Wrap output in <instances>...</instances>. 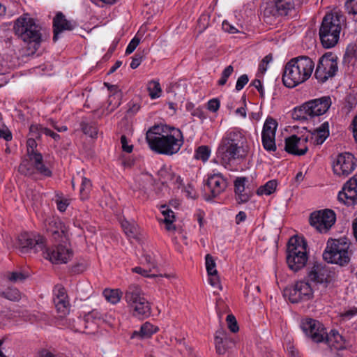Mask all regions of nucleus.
Returning <instances> with one entry per match:
<instances>
[{
  "label": "nucleus",
  "mask_w": 357,
  "mask_h": 357,
  "mask_svg": "<svg viewBox=\"0 0 357 357\" xmlns=\"http://www.w3.org/2000/svg\"><path fill=\"white\" fill-rule=\"evenodd\" d=\"M146 139L152 151L167 155L178 153L184 142L182 132L167 125H155L150 128Z\"/></svg>",
  "instance_id": "f257e3e1"
},
{
  "label": "nucleus",
  "mask_w": 357,
  "mask_h": 357,
  "mask_svg": "<svg viewBox=\"0 0 357 357\" xmlns=\"http://www.w3.org/2000/svg\"><path fill=\"white\" fill-rule=\"evenodd\" d=\"M248 151L245 136L241 131L231 130L222 137L217 153L222 164H229L231 160L245 159Z\"/></svg>",
  "instance_id": "f03ea898"
},
{
  "label": "nucleus",
  "mask_w": 357,
  "mask_h": 357,
  "mask_svg": "<svg viewBox=\"0 0 357 357\" xmlns=\"http://www.w3.org/2000/svg\"><path fill=\"white\" fill-rule=\"evenodd\" d=\"M314 63L307 56H300L288 61L282 74V82L288 88H294L307 81L311 76Z\"/></svg>",
  "instance_id": "7ed1b4c3"
},
{
  "label": "nucleus",
  "mask_w": 357,
  "mask_h": 357,
  "mask_svg": "<svg viewBox=\"0 0 357 357\" xmlns=\"http://www.w3.org/2000/svg\"><path fill=\"white\" fill-rule=\"evenodd\" d=\"M300 327L306 336L314 342L325 343L331 349H340L342 347V337L335 330L327 333L324 325L319 321L310 317L301 320Z\"/></svg>",
  "instance_id": "20e7f679"
},
{
  "label": "nucleus",
  "mask_w": 357,
  "mask_h": 357,
  "mask_svg": "<svg viewBox=\"0 0 357 357\" xmlns=\"http://www.w3.org/2000/svg\"><path fill=\"white\" fill-rule=\"evenodd\" d=\"M344 22L345 17L340 12L333 11L326 14L319 31L320 41L324 48H332L337 44Z\"/></svg>",
  "instance_id": "39448f33"
},
{
  "label": "nucleus",
  "mask_w": 357,
  "mask_h": 357,
  "mask_svg": "<svg viewBox=\"0 0 357 357\" xmlns=\"http://www.w3.org/2000/svg\"><path fill=\"white\" fill-rule=\"evenodd\" d=\"M13 29L24 42L32 44L35 51L38 50L41 43V27L29 14L24 13L18 17L15 22Z\"/></svg>",
  "instance_id": "423d86ee"
},
{
  "label": "nucleus",
  "mask_w": 357,
  "mask_h": 357,
  "mask_svg": "<svg viewBox=\"0 0 357 357\" xmlns=\"http://www.w3.org/2000/svg\"><path fill=\"white\" fill-rule=\"evenodd\" d=\"M124 299L133 317L144 319L151 315L150 303L144 297L143 291L138 285H130L125 291Z\"/></svg>",
  "instance_id": "0eeeda50"
},
{
  "label": "nucleus",
  "mask_w": 357,
  "mask_h": 357,
  "mask_svg": "<svg viewBox=\"0 0 357 357\" xmlns=\"http://www.w3.org/2000/svg\"><path fill=\"white\" fill-rule=\"evenodd\" d=\"M307 243L304 238L291 237L286 251V261L288 267L294 272L304 268L308 260Z\"/></svg>",
  "instance_id": "6e6552de"
},
{
  "label": "nucleus",
  "mask_w": 357,
  "mask_h": 357,
  "mask_svg": "<svg viewBox=\"0 0 357 357\" xmlns=\"http://www.w3.org/2000/svg\"><path fill=\"white\" fill-rule=\"evenodd\" d=\"M349 243L347 238L329 239L323 253L324 259L328 263L344 266L350 261Z\"/></svg>",
  "instance_id": "1a4fd4ad"
},
{
  "label": "nucleus",
  "mask_w": 357,
  "mask_h": 357,
  "mask_svg": "<svg viewBox=\"0 0 357 357\" xmlns=\"http://www.w3.org/2000/svg\"><path fill=\"white\" fill-rule=\"evenodd\" d=\"M337 70V56L332 52H327L319 59L314 77L319 82L324 83L328 78L334 77Z\"/></svg>",
  "instance_id": "9d476101"
},
{
  "label": "nucleus",
  "mask_w": 357,
  "mask_h": 357,
  "mask_svg": "<svg viewBox=\"0 0 357 357\" xmlns=\"http://www.w3.org/2000/svg\"><path fill=\"white\" fill-rule=\"evenodd\" d=\"M336 221V215L331 209L312 212L309 218L310 224L320 233H327Z\"/></svg>",
  "instance_id": "9b49d317"
},
{
  "label": "nucleus",
  "mask_w": 357,
  "mask_h": 357,
  "mask_svg": "<svg viewBox=\"0 0 357 357\" xmlns=\"http://www.w3.org/2000/svg\"><path fill=\"white\" fill-rule=\"evenodd\" d=\"M284 296L288 297L292 303L307 301L312 298L313 290L310 284L305 281H298L284 290Z\"/></svg>",
  "instance_id": "f8f14e48"
},
{
  "label": "nucleus",
  "mask_w": 357,
  "mask_h": 357,
  "mask_svg": "<svg viewBox=\"0 0 357 357\" xmlns=\"http://www.w3.org/2000/svg\"><path fill=\"white\" fill-rule=\"evenodd\" d=\"M17 242L19 250L22 254L31 251L36 253L45 250V240L40 235L23 232L18 236Z\"/></svg>",
  "instance_id": "ddd939ff"
},
{
  "label": "nucleus",
  "mask_w": 357,
  "mask_h": 357,
  "mask_svg": "<svg viewBox=\"0 0 357 357\" xmlns=\"http://www.w3.org/2000/svg\"><path fill=\"white\" fill-rule=\"evenodd\" d=\"M331 105V100L328 96L309 100L300 107L299 112L313 117L325 114Z\"/></svg>",
  "instance_id": "4468645a"
},
{
  "label": "nucleus",
  "mask_w": 357,
  "mask_h": 357,
  "mask_svg": "<svg viewBox=\"0 0 357 357\" xmlns=\"http://www.w3.org/2000/svg\"><path fill=\"white\" fill-rule=\"evenodd\" d=\"M356 167L355 157L350 153H340L333 162V169L335 174L347 176Z\"/></svg>",
  "instance_id": "2eb2a0df"
},
{
  "label": "nucleus",
  "mask_w": 357,
  "mask_h": 357,
  "mask_svg": "<svg viewBox=\"0 0 357 357\" xmlns=\"http://www.w3.org/2000/svg\"><path fill=\"white\" fill-rule=\"evenodd\" d=\"M43 252V257L55 264H66L73 257L71 250L66 246L59 245L52 249L46 248Z\"/></svg>",
  "instance_id": "dca6fc26"
},
{
  "label": "nucleus",
  "mask_w": 357,
  "mask_h": 357,
  "mask_svg": "<svg viewBox=\"0 0 357 357\" xmlns=\"http://www.w3.org/2000/svg\"><path fill=\"white\" fill-rule=\"evenodd\" d=\"M337 199L348 206L357 204V174L344 185L342 190L338 194Z\"/></svg>",
  "instance_id": "f3484780"
},
{
  "label": "nucleus",
  "mask_w": 357,
  "mask_h": 357,
  "mask_svg": "<svg viewBox=\"0 0 357 357\" xmlns=\"http://www.w3.org/2000/svg\"><path fill=\"white\" fill-rule=\"evenodd\" d=\"M206 185L209 188L210 195L205 197L206 201L218 197L227 188V180L220 173L208 176Z\"/></svg>",
  "instance_id": "a211bd4d"
},
{
  "label": "nucleus",
  "mask_w": 357,
  "mask_h": 357,
  "mask_svg": "<svg viewBox=\"0 0 357 357\" xmlns=\"http://www.w3.org/2000/svg\"><path fill=\"white\" fill-rule=\"evenodd\" d=\"M76 26L75 22L68 20L66 16L59 12L53 19V41L56 42L59 38V33L63 31H72Z\"/></svg>",
  "instance_id": "6ab92c4d"
},
{
  "label": "nucleus",
  "mask_w": 357,
  "mask_h": 357,
  "mask_svg": "<svg viewBox=\"0 0 357 357\" xmlns=\"http://www.w3.org/2000/svg\"><path fill=\"white\" fill-rule=\"evenodd\" d=\"M301 3V0H275V6L272 13L275 16H286Z\"/></svg>",
  "instance_id": "aec40b11"
},
{
  "label": "nucleus",
  "mask_w": 357,
  "mask_h": 357,
  "mask_svg": "<svg viewBox=\"0 0 357 357\" xmlns=\"http://www.w3.org/2000/svg\"><path fill=\"white\" fill-rule=\"evenodd\" d=\"M307 275L310 281L321 285L324 289L327 288L331 282L328 271L318 265H314Z\"/></svg>",
  "instance_id": "412c9836"
},
{
  "label": "nucleus",
  "mask_w": 357,
  "mask_h": 357,
  "mask_svg": "<svg viewBox=\"0 0 357 357\" xmlns=\"http://www.w3.org/2000/svg\"><path fill=\"white\" fill-rule=\"evenodd\" d=\"M299 144H301L300 137L293 135L285 139L284 150L294 155H303L308 150L307 146L304 145L303 147L299 148Z\"/></svg>",
  "instance_id": "4be33fe9"
},
{
  "label": "nucleus",
  "mask_w": 357,
  "mask_h": 357,
  "mask_svg": "<svg viewBox=\"0 0 357 357\" xmlns=\"http://www.w3.org/2000/svg\"><path fill=\"white\" fill-rule=\"evenodd\" d=\"M329 136L328 122L323 123L319 128L310 133V141L314 144H322Z\"/></svg>",
  "instance_id": "5701e85b"
},
{
  "label": "nucleus",
  "mask_w": 357,
  "mask_h": 357,
  "mask_svg": "<svg viewBox=\"0 0 357 357\" xmlns=\"http://www.w3.org/2000/svg\"><path fill=\"white\" fill-rule=\"evenodd\" d=\"M216 351L219 354H225L234 344V341L227 337H221L216 335L215 337Z\"/></svg>",
  "instance_id": "b1692460"
},
{
  "label": "nucleus",
  "mask_w": 357,
  "mask_h": 357,
  "mask_svg": "<svg viewBox=\"0 0 357 357\" xmlns=\"http://www.w3.org/2000/svg\"><path fill=\"white\" fill-rule=\"evenodd\" d=\"M158 328L153 326L149 322H146L142 325L139 331H135L132 333V337L135 336H140L142 338H149L153 334L157 332Z\"/></svg>",
  "instance_id": "393cba45"
},
{
  "label": "nucleus",
  "mask_w": 357,
  "mask_h": 357,
  "mask_svg": "<svg viewBox=\"0 0 357 357\" xmlns=\"http://www.w3.org/2000/svg\"><path fill=\"white\" fill-rule=\"evenodd\" d=\"M278 122L272 117H268L263 126L261 135L275 136Z\"/></svg>",
  "instance_id": "a878e982"
},
{
  "label": "nucleus",
  "mask_w": 357,
  "mask_h": 357,
  "mask_svg": "<svg viewBox=\"0 0 357 357\" xmlns=\"http://www.w3.org/2000/svg\"><path fill=\"white\" fill-rule=\"evenodd\" d=\"M54 303L57 312L61 314V317H63L69 312L70 303L68 298H54Z\"/></svg>",
  "instance_id": "bb28decb"
},
{
  "label": "nucleus",
  "mask_w": 357,
  "mask_h": 357,
  "mask_svg": "<svg viewBox=\"0 0 357 357\" xmlns=\"http://www.w3.org/2000/svg\"><path fill=\"white\" fill-rule=\"evenodd\" d=\"M3 277L6 281L15 283L24 281L28 275L21 271H7Z\"/></svg>",
  "instance_id": "cd10ccee"
},
{
  "label": "nucleus",
  "mask_w": 357,
  "mask_h": 357,
  "mask_svg": "<svg viewBox=\"0 0 357 357\" xmlns=\"http://www.w3.org/2000/svg\"><path fill=\"white\" fill-rule=\"evenodd\" d=\"M105 299L112 304H116L120 301L122 292L119 289H105L103 291Z\"/></svg>",
  "instance_id": "c85d7f7f"
},
{
  "label": "nucleus",
  "mask_w": 357,
  "mask_h": 357,
  "mask_svg": "<svg viewBox=\"0 0 357 357\" xmlns=\"http://www.w3.org/2000/svg\"><path fill=\"white\" fill-rule=\"evenodd\" d=\"M122 93L119 91H115L108 98V109L112 112L121 105Z\"/></svg>",
  "instance_id": "c756f323"
},
{
  "label": "nucleus",
  "mask_w": 357,
  "mask_h": 357,
  "mask_svg": "<svg viewBox=\"0 0 357 357\" xmlns=\"http://www.w3.org/2000/svg\"><path fill=\"white\" fill-rule=\"evenodd\" d=\"M277 181L275 180H271L268 181L264 185L261 186L257 189V193L259 195H270L275 192L277 187Z\"/></svg>",
  "instance_id": "7c9ffc66"
},
{
  "label": "nucleus",
  "mask_w": 357,
  "mask_h": 357,
  "mask_svg": "<svg viewBox=\"0 0 357 357\" xmlns=\"http://www.w3.org/2000/svg\"><path fill=\"white\" fill-rule=\"evenodd\" d=\"M147 90L152 99L159 98L161 94V87L158 82L152 80L148 83Z\"/></svg>",
  "instance_id": "2f4dec72"
},
{
  "label": "nucleus",
  "mask_w": 357,
  "mask_h": 357,
  "mask_svg": "<svg viewBox=\"0 0 357 357\" xmlns=\"http://www.w3.org/2000/svg\"><path fill=\"white\" fill-rule=\"evenodd\" d=\"M121 226L128 237L132 238H136L137 237L138 227L137 225L125 221L121 223Z\"/></svg>",
  "instance_id": "473e14b6"
},
{
  "label": "nucleus",
  "mask_w": 357,
  "mask_h": 357,
  "mask_svg": "<svg viewBox=\"0 0 357 357\" xmlns=\"http://www.w3.org/2000/svg\"><path fill=\"white\" fill-rule=\"evenodd\" d=\"M275 136L261 135L262 145L265 150L268 151H275L276 144L275 142Z\"/></svg>",
  "instance_id": "72a5a7b5"
},
{
  "label": "nucleus",
  "mask_w": 357,
  "mask_h": 357,
  "mask_svg": "<svg viewBox=\"0 0 357 357\" xmlns=\"http://www.w3.org/2000/svg\"><path fill=\"white\" fill-rule=\"evenodd\" d=\"M19 172L25 176L35 178V168L29 161H23L19 166Z\"/></svg>",
  "instance_id": "f704fd0d"
},
{
  "label": "nucleus",
  "mask_w": 357,
  "mask_h": 357,
  "mask_svg": "<svg viewBox=\"0 0 357 357\" xmlns=\"http://www.w3.org/2000/svg\"><path fill=\"white\" fill-rule=\"evenodd\" d=\"M161 213L165 218V222L167 225V229L170 230V225L175 220L174 213L165 205L161 206Z\"/></svg>",
  "instance_id": "c9c22d12"
},
{
  "label": "nucleus",
  "mask_w": 357,
  "mask_h": 357,
  "mask_svg": "<svg viewBox=\"0 0 357 357\" xmlns=\"http://www.w3.org/2000/svg\"><path fill=\"white\" fill-rule=\"evenodd\" d=\"M211 154V150L207 146H200L195 151V158L204 162L208 160Z\"/></svg>",
  "instance_id": "e433bc0d"
},
{
  "label": "nucleus",
  "mask_w": 357,
  "mask_h": 357,
  "mask_svg": "<svg viewBox=\"0 0 357 357\" xmlns=\"http://www.w3.org/2000/svg\"><path fill=\"white\" fill-rule=\"evenodd\" d=\"M1 295H3L6 299L11 301H17L21 297L19 290L14 287L7 289L1 293Z\"/></svg>",
  "instance_id": "4c0bfd02"
},
{
  "label": "nucleus",
  "mask_w": 357,
  "mask_h": 357,
  "mask_svg": "<svg viewBox=\"0 0 357 357\" xmlns=\"http://www.w3.org/2000/svg\"><path fill=\"white\" fill-rule=\"evenodd\" d=\"M81 128L83 132L88 135L89 137L93 138L96 137L98 135V128L95 124H90L85 122L81 123Z\"/></svg>",
  "instance_id": "58836bf2"
},
{
  "label": "nucleus",
  "mask_w": 357,
  "mask_h": 357,
  "mask_svg": "<svg viewBox=\"0 0 357 357\" xmlns=\"http://www.w3.org/2000/svg\"><path fill=\"white\" fill-rule=\"evenodd\" d=\"M206 268L208 273V275H213L218 273L216 270L215 262L213 258V257L208 254L206 255Z\"/></svg>",
  "instance_id": "ea45409f"
},
{
  "label": "nucleus",
  "mask_w": 357,
  "mask_h": 357,
  "mask_svg": "<svg viewBox=\"0 0 357 357\" xmlns=\"http://www.w3.org/2000/svg\"><path fill=\"white\" fill-rule=\"evenodd\" d=\"M233 72L234 67L231 65L227 66L222 71L221 77L218 82V85L224 86L227 83V79L231 76Z\"/></svg>",
  "instance_id": "a19ab883"
},
{
  "label": "nucleus",
  "mask_w": 357,
  "mask_h": 357,
  "mask_svg": "<svg viewBox=\"0 0 357 357\" xmlns=\"http://www.w3.org/2000/svg\"><path fill=\"white\" fill-rule=\"evenodd\" d=\"M226 321L227 323L229 329L232 333H236L238 331L239 328L236 317L233 314H228L226 318Z\"/></svg>",
  "instance_id": "79ce46f5"
},
{
  "label": "nucleus",
  "mask_w": 357,
  "mask_h": 357,
  "mask_svg": "<svg viewBox=\"0 0 357 357\" xmlns=\"http://www.w3.org/2000/svg\"><path fill=\"white\" fill-rule=\"evenodd\" d=\"M91 188V182L89 179L82 177L80 193L82 196H86Z\"/></svg>",
  "instance_id": "37998d69"
},
{
  "label": "nucleus",
  "mask_w": 357,
  "mask_h": 357,
  "mask_svg": "<svg viewBox=\"0 0 357 357\" xmlns=\"http://www.w3.org/2000/svg\"><path fill=\"white\" fill-rule=\"evenodd\" d=\"M91 318V315L88 314L84 318H78L77 323L79 324L84 325V329L82 328H76L75 331L82 332V333H90V331H88L89 328H91V326H89L86 324L89 322V320ZM92 325V323L90 324Z\"/></svg>",
  "instance_id": "c03bdc74"
},
{
  "label": "nucleus",
  "mask_w": 357,
  "mask_h": 357,
  "mask_svg": "<svg viewBox=\"0 0 357 357\" xmlns=\"http://www.w3.org/2000/svg\"><path fill=\"white\" fill-rule=\"evenodd\" d=\"M245 178H237L234 181L235 193L238 195L245 191Z\"/></svg>",
  "instance_id": "a18cd8bd"
},
{
  "label": "nucleus",
  "mask_w": 357,
  "mask_h": 357,
  "mask_svg": "<svg viewBox=\"0 0 357 357\" xmlns=\"http://www.w3.org/2000/svg\"><path fill=\"white\" fill-rule=\"evenodd\" d=\"M35 170H36L40 174L45 176H51L52 172L50 170L48 167H47L43 162L39 164L34 165Z\"/></svg>",
  "instance_id": "49530a36"
},
{
  "label": "nucleus",
  "mask_w": 357,
  "mask_h": 357,
  "mask_svg": "<svg viewBox=\"0 0 357 357\" xmlns=\"http://www.w3.org/2000/svg\"><path fill=\"white\" fill-rule=\"evenodd\" d=\"M132 271L136 273H138V274H140L144 277H155L157 275H155V273H151V268H142V267H139V266H137V267H135L134 268H132Z\"/></svg>",
  "instance_id": "de8ad7c7"
},
{
  "label": "nucleus",
  "mask_w": 357,
  "mask_h": 357,
  "mask_svg": "<svg viewBox=\"0 0 357 357\" xmlns=\"http://www.w3.org/2000/svg\"><path fill=\"white\" fill-rule=\"evenodd\" d=\"M54 296H55L54 298H68V295H67L66 290L61 284H57V285H56L54 287Z\"/></svg>",
  "instance_id": "09e8293b"
},
{
  "label": "nucleus",
  "mask_w": 357,
  "mask_h": 357,
  "mask_svg": "<svg viewBox=\"0 0 357 357\" xmlns=\"http://www.w3.org/2000/svg\"><path fill=\"white\" fill-rule=\"evenodd\" d=\"M57 198L56 199V203L57 205V208L61 212H63L66 210L68 206L69 205V202L68 199H61V197L56 195Z\"/></svg>",
  "instance_id": "8fccbe9b"
},
{
  "label": "nucleus",
  "mask_w": 357,
  "mask_h": 357,
  "mask_svg": "<svg viewBox=\"0 0 357 357\" xmlns=\"http://www.w3.org/2000/svg\"><path fill=\"white\" fill-rule=\"evenodd\" d=\"M249 81L248 76L245 74L241 75L236 84V90L241 91Z\"/></svg>",
  "instance_id": "3c124183"
},
{
  "label": "nucleus",
  "mask_w": 357,
  "mask_h": 357,
  "mask_svg": "<svg viewBox=\"0 0 357 357\" xmlns=\"http://www.w3.org/2000/svg\"><path fill=\"white\" fill-rule=\"evenodd\" d=\"M357 105V100L354 96L349 95L347 96L345 100L344 107L347 108L349 111L354 108Z\"/></svg>",
  "instance_id": "603ef678"
},
{
  "label": "nucleus",
  "mask_w": 357,
  "mask_h": 357,
  "mask_svg": "<svg viewBox=\"0 0 357 357\" xmlns=\"http://www.w3.org/2000/svg\"><path fill=\"white\" fill-rule=\"evenodd\" d=\"M139 42L140 40L138 38H133L129 43L128 45L127 46V48L126 50V54H130L131 53H132L137 47V45L139 44Z\"/></svg>",
  "instance_id": "864d4df0"
},
{
  "label": "nucleus",
  "mask_w": 357,
  "mask_h": 357,
  "mask_svg": "<svg viewBox=\"0 0 357 357\" xmlns=\"http://www.w3.org/2000/svg\"><path fill=\"white\" fill-rule=\"evenodd\" d=\"M208 276H209L208 280H209L210 284L213 287H216L218 289L222 290V285L220 284V279L218 275V273L213 274V275H208Z\"/></svg>",
  "instance_id": "5fc2aeb1"
},
{
  "label": "nucleus",
  "mask_w": 357,
  "mask_h": 357,
  "mask_svg": "<svg viewBox=\"0 0 357 357\" xmlns=\"http://www.w3.org/2000/svg\"><path fill=\"white\" fill-rule=\"evenodd\" d=\"M41 128H45V127L39 125H31L29 128L30 135L33 137L39 138L43 133Z\"/></svg>",
  "instance_id": "6e6d98bb"
},
{
  "label": "nucleus",
  "mask_w": 357,
  "mask_h": 357,
  "mask_svg": "<svg viewBox=\"0 0 357 357\" xmlns=\"http://www.w3.org/2000/svg\"><path fill=\"white\" fill-rule=\"evenodd\" d=\"M28 155L30 160L33 161V165H36L43 162L42 154L37 151L28 153Z\"/></svg>",
  "instance_id": "4d7b16f0"
},
{
  "label": "nucleus",
  "mask_w": 357,
  "mask_h": 357,
  "mask_svg": "<svg viewBox=\"0 0 357 357\" xmlns=\"http://www.w3.org/2000/svg\"><path fill=\"white\" fill-rule=\"evenodd\" d=\"M220 105V101L216 98H213L208 102L207 108L209 111L215 112L218 110Z\"/></svg>",
  "instance_id": "13d9d810"
},
{
  "label": "nucleus",
  "mask_w": 357,
  "mask_h": 357,
  "mask_svg": "<svg viewBox=\"0 0 357 357\" xmlns=\"http://www.w3.org/2000/svg\"><path fill=\"white\" fill-rule=\"evenodd\" d=\"M143 59V55L141 53H137L132 57V62L130 63V68L132 69L137 68L140 63H142Z\"/></svg>",
  "instance_id": "bf43d9fd"
},
{
  "label": "nucleus",
  "mask_w": 357,
  "mask_h": 357,
  "mask_svg": "<svg viewBox=\"0 0 357 357\" xmlns=\"http://www.w3.org/2000/svg\"><path fill=\"white\" fill-rule=\"evenodd\" d=\"M121 143L122 144V149L127 153H131L133 149L132 145H128L127 137L125 135L121 137Z\"/></svg>",
  "instance_id": "052dcab7"
},
{
  "label": "nucleus",
  "mask_w": 357,
  "mask_h": 357,
  "mask_svg": "<svg viewBox=\"0 0 357 357\" xmlns=\"http://www.w3.org/2000/svg\"><path fill=\"white\" fill-rule=\"evenodd\" d=\"M1 138L7 142L10 141L13 138L11 132L5 125H1Z\"/></svg>",
  "instance_id": "680f3d73"
},
{
  "label": "nucleus",
  "mask_w": 357,
  "mask_h": 357,
  "mask_svg": "<svg viewBox=\"0 0 357 357\" xmlns=\"http://www.w3.org/2000/svg\"><path fill=\"white\" fill-rule=\"evenodd\" d=\"M144 263L147 265V268H151V271L156 268V264L153 258L150 255H144Z\"/></svg>",
  "instance_id": "e2e57ef3"
},
{
  "label": "nucleus",
  "mask_w": 357,
  "mask_h": 357,
  "mask_svg": "<svg viewBox=\"0 0 357 357\" xmlns=\"http://www.w3.org/2000/svg\"><path fill=\"white\" fill-rule=\"evenodd\" d=\"M26 146H27V154L36 151V148L37 146V143L36 140L32 137L31 138L28 139L26 142Z\"/></svg>",
  "instance_id": "0e129e2a"
},
{
  "label": "nucleus",
  "mask_w": 357,
  "mask_h": 357,
  "mask_svg": "<svg viewBox=\"0 0 357 357\" xmlns=\"http://www.w3.org/2000/svg\"><path fill=\"white\" fill-rule=\"evenodd\" d=\"M222 29L229 33H235L238 32V30L236 27L232 26L227 21H224L222 24Z\"/></svg>",
  "instance_id": "69168bd1"
},
{
  "label": "nucleus",
  "mask_w": 357,
  "mask_h": 357,
  "mask_svg": "<svg viewBox=\"0 0 357 357\" xmlns=\"http://www.w3.org/2000/svg\"><path fill=\"white\" fill-rule=\"evenodd\" d=\"M252 85L257 89V90L259 91V93H260V96L261 97H264V88H263V85L261 82V81L258 79H255L252 81Z\"/></svg>",
  "instance_id": "338daca9"
},
{
  "label": "nucleus",
  "mask_w": 357,
  "mask_h": 357,
  "mask_svg": "<svg viewBox=\"0 0 357 357\" xmlns=\"http://www.w3.org/2000/svg\"><path fill=\"white\" fill-rule=\"evenodd\" d=\"M41 131L43 134H45L47 136H50L52 137L54 140L57 141L60 139V135L57 133L52 131L50 129L47 128H41Z\"/></svg>",
  "instance_id": "774afa93"
}]
</instances>
